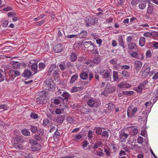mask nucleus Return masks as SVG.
<instances>
[{
  "instance_id": "9b49d317",
  "label": "nucleus",
  "mask_w": 158,
  "mask_h": 158,
  "mask_svg": "<svg viewBox=\"0 0 158 158\" xmlns=\"http://www.w3.org/2000/svg\"><path fill=\"white\" fill-rule=\"evenodd\" d=\"M63 47L61 44H58L55 45L53 47V50L56 52H62Z\"/></svg>"
},
{
  "instance_id": "de8ad7c7",
  "label": "nucleus",
  "mask_w": 158,
  "mask_h": 158,
  "mask_svg": "<svg viewBox=\"0 0 158 158\" xmlns=\"http://www.w3.org/2000/svg\"><path fill=\"white\" fill-rule=\"evenodd\" d=\"M143 35L146 37H150L152 36V34L150 32H145L143 33Z\"/></svg>"
},
{
  "instance_id": "f3484780",
  "label": "nucleus",
  "mask_w": 158,
  "mask_h": 158,
  "mask_svg": "<svg viewBox=\"0 0 158 158\" xmlns=\"http://www.w3.org/2000/svg\"><path fill=\"white\" fill-rule=\"evenodd\" d=\"M83 89V88L82 87L74 86L72 88L70 92L72 93H75L82 90Z\"/></svg>"
},
{
  "instance_id": "72a5a7b5",
  "label": "nucleus",
  "mask_w": 158,
  "mask_h": 158,
  "mask_svg": "<svg viewBox=\"0 0 158 158\" xmlns=\"http://www.w3.org/2000/svg\"><path fill=\"white\" fill-rule=\"evenodd\" d=\"M102 129L104 130V128L101 127H97L95 128L96 133L98 135H100L101 134Z\"/></svg>"
},
{
  "instance_id": "a18cd8bd",
  "label": "nucleus",
  "mask_w": 158,
  "mask_h": 158,
  "mask_svg": "<svg viewBox=\"0 0 158 158\" xmlns=\"http://www.w3.org/2000/svg\"><path fill=\"white\" fill-rule=\"evenodd\" d=\"M113 76L114 80L115 81H117L118 77V74L116 72L114 71Z\"/></svg>"
},
{
  "instance_id": "e433bc0d",
  "label": "nucleus",
  "mask_w": 158,
  "mask_h": 158,
  "mask_svg": "<svg viewBox=\"0 0 158 158\" xmlns=\"http://www.w3.org/2000/svg\"><path fill=\"white\" fill-rule=\"evenodd\" d=\"M54 111V112H55L56 114H60L64 112L63 110H62L61 109L59 108H57L56 110H55Z\"/></svg>"
},
{
  "instance_id": "bf43d9fd",
  "label": "nucleus",
  "mask_w": 158,
  "mask_h": 158,
  "mask_svg": "<svg viewBox=\"0 0 158 158\" xmlns=\"http://www.w3.org/2000/svg\"><path fill=\"white\" fill-rule=\"evenodd\" d=\"M8 16L10 17H13L15 16L16 14L13 12H9L8 13Z\"/></svg>"
},
{
  "instance_id": "39448f33",
  "label": "nucleus",
  "mask_w": 158,
  "mask_h": 158,
  "mask_svg": "<svg viewBox=\"0 0 158 158\" xmlns=\"http://www.w3.org/2000/svg\"><path fill=\"white\" fill-rule=\"evenodd\" d=\"M137 110L136 107L133 108L132 106H130L128 108L127 114L129 117H131L134 116Z\"/></svg>"
},
{
  "instance_id": "603ef678",
  "label": "nucleus",
  "mask_w": 158,
  "mask_h": 158,
  "mask_svg": "<svg viewBox=\"0 0 158 158\" xmlns=\"http://www.w3.org/2000/svg\"><path fill=\"white\" fill-rule=\"evenodd\" d=\"M107 106L108 109L109 110H112L114 107V105L113 104L109 103L107 104Z\"/></svg>"
},
{
  "instance_id": "e2e57ef3",
  "label": "nucleus",
  "mask_w": 158,
  "mask_h": 158,
  "mask_svg": "<svg viewBox=\"0 0 158 158\" xmlns=\"http://www.w3.org/2000/svg\"><path fill=\"white\" fill-rule=\"evenodd\" d=\"M137 142L139 143H142L143 142V138L141 136H139L137 139Z\"/></svg>"
},
{
  "instance_id": "20e7f679",
  "label": "nucleus",
  "mask_w": 158,
  "mask_h": 158,
  "mask_svg": "<svg viewBox=\"0 0 158 158\" xmlns=\"http://www.w3.org/2000/svg\"><path fill=\"white\" fill-rule=\"evenodd\" d=\"M148 83V81H145L141 83L137 87H135L134 90L138 93H141L142 89H144L147 86Z\"/></svg>"
},
{
  "instance_id": "9d476101",
  "label": "nucleus",
  "mask_w": 158,
  "mask_h": 158,
  "mask_svg": "<svg viewBox=\"0 0 158 158\" xmlns=\"http://www.w3.org/2000/svg\"><path fill=\"white\" fill-rule=\"evenodd\" d=\"M10 76L12 77H14L16 76H19L20 74V73L18 70H10L9 72Z\"/></svg>"
},
{
  "instance_id": "c03bdc74",
  "label": "nucleus",
  "mask_w": 158,
  "mask_h": 158,
  "mask_svg": "<svg viewBox=\"0 0 158 158\" xmlns=\"http://www.w3.org/2000/svg\"><path fill=\"white\" fill-rule=\"evenodd\" d=\"M104 151L107 156L110 155L111 151L109 149H104Z\"/></svg>"
},
{
  "instance_id": "6e6d98bb",
  "label": "nucleus",
  "mask_w": 158,
  "mask_h": 158,
  "mask_svg": "<svg viewBox=\"0 0 158 158\" xmlns=\"http://www.w3.org/2000/svg\"><path fill=\"white\" fill-rule=\"evenodd\" d=\"M77 36V35H68L66 36V37L68 39H71L75 38Z\"/></svg>"
},
{
  "instance_id": "f704fd0d",
  "label": "nucleus",
  "mask_w": 158,
  "mask_h": 158,
  "mask_svg": "<svg viewBox=\"0 0 158 158\" xmlns=\"http://www.w3.org/2000/svg\"><path fill=\"white\" fill-rule=\"evenodd\" d=\"M101 59L98 57H95L93 60V63L95 64H98L99 63Z\"/></svg>"
},
{
  "instance_id": "c9c22d12",
  "label": "nucleus",
  "mask_w": 158,
  "mask_h": 158,
  "mask_svg": "<svg viewBox=\"0 0 158 158\" xmlns=\"http://www.w3.org/2000/svg\"><path fill=\"white\" fill-rule=\"evenodd\" d=\"M22 155L25 158H33L32 156L30 154L26 153H23Z\"/></svg>"
},
{
  "instance_id": "6ab92c4d",
  "label": "nucleus",
  "mask_w": 158,
  "mask_h": 158,
  "mask_svg": "<svg viewBox=\"0 0 158 158\" xmlns=\"http://www.w3.org/2000/svg\"><path fill=\"white\" fill-rule=\"evenodd\" d=\"M87 34L86 31H83L77 35V36H78V37L81 38H85L86 37Z\"/></svg>"
},
{
  "instance_id": "49530a36",
  "label": "nucleus",
  "mask_w": 158,
  "mask_h": 158,
  "mask_svg": "<svg viewBox=\"0 0 158 158\" xmlns=\"http://www.w3.org/2000/svg\"><path fill=\"white\" fill-rule=\"evenodd\" d=\"M110 131L108 130L107 131H105L102 133V136L104 137H107L109 136V133Z\"/></svg>"
},
{
  "instance_id": "a19ab883",
  "label": "nucleus",
  "mask_w": 158,
  "mask_h": 158,
  "mask_svg": "<svg viewBox=\"0 0 158 158\" xmlns=\"http://www.w3.org/2000/svg\"><path fill=\"white\" fill-rule=\"evenodd\" d=\"M53 103H52L51 104H49V106H48V107L49 108V111L52 113L54 114V111L51 108H52V107H54V105L52 104Z\"/></svg>"
},
{
  "instance_id": "4468645a",
  "label": "nucleus",
  "mask_w": 158,
  "mask_h": 158,
  "mask_svg": "<svg viewBox=\"0 0 158 158\" xmlns=\"http://www.w3.org/2000/svg\"><path fill=\"white\" fill-rule=\"evenodd\" d=\"M128 135L124 133L120 134V140L121 142H124L127 138Z\"/></svg>"
},
{
  "instance_id": "4c0bfd02",
  "label": "nucleus",
  "mask_w": 158,
  "mask_h": 158,
  "mask_svg": "<svg viewBox=\"0 0 158 158\" xmlns=\"http://www.w3.org/2000/svg\"><path fill=\"white\" fill-rule=\"evenodd\" d=\"M134 93V92L131 91H126L123 92V94L127 95H131L133 94Z\"/></svg>"
},
{
  "instance_id": "680f3d73",
  "label": "nucleus",
  "mask_w": 158,
  "mask_h": 158,
  "mask_svg": "<svg viewBox=\"0 0 158 158\" xmlns=\"http://www.w3.org/2000/svg\"><path fill=\"white\" fill-rule=\"evenodd\" d=\"M45 67V64L43 62L40 63L39 64V68L40 69H44Z\"/></svg>"
},
{
  "instance_id": "69168bd1",
  "label": "nucleus",
  "mask_w": 158,
  "mask_h": 158,
  "mask_svg": "<svg viewBox=\"0 0 158 158\" xmlns=\"http://www.w3.org/2000/svg\"><path fill=\"white\" fill-rule=\"evenodd\" d=\"M94 48V44L93 43H91V44L89 46L88 48L89 50L91 51L93 50Z\"/></svg>"
},
{
  "instance_id": "c85d7f7f",
  "label": "nucleus",
  "mask_w": 158,
  "mask_h": 158,
  "mask_svg": "<svg viewBox=\"0 0 158 158\" xmlns=\"http://www.w3.org/2000/svg\"><path fill=\"white\" fill-rule=\"evenodd\" d=\"M78 75L77 74H75L73 75L71 78L70 80V83H73L77 79Z\"/></svg>"
},
{
  "instance_id": "58836bf2",
  "label": "nucleus",
  "mask_w": 158,
  "mask_h": 158,
  "mask_svg": "<svg viewBox=\"0 0 158 158\" xmlns=\"http://www.w3.org/2000/svg\"><path fill=\"white\" fill-rule=\"evenodd\" d=\"M49 121L48 119H44L43 121L42 124L44 126H48V124Z\"/></svg>"
},
{
  "instance_id": "f8f14e48",
  "label": "nucleus",
  "mask_w": 158,
  "mask_h": 158,
  "mask_svg": "<svg viewBox=\"0 0 158 158\" xmlns=\"http://www.w3.org/2000/svg\"><path fill=\"white\" fill-rule=\"evenodd\" d=\"M47 102V100L43 97H40L36 99L37 104L39 105L45 104Z\"/></svg>"
},
{
  "instance_id": "4be33fe9",
  "label": "nucleus",
  "mask_w": 158,
  "mask_h": 158,
  "mask_svg": "<svg viewBox=\"0 0 158 158\" xmlns=\"http://www.w3.org/2000/svg\"><path fill=\"white\" fill-rule=\"evenodd\" d=\"M80 77L83 80H86L88 78V74L86 72H82L80 74Z\"/></svg>"
},
{
  "instance_id": "052dcab7",
  "label": "nucleus",
  "mask_w": 158,
  "mask_h": 158,
  "mask_svg": "<svg viewBox=\"0 0 158 158\" xmlns=\"http://www.w3.org/2000/svg\"><path fill=\"white\" fill-rule=\"evenodd\" d=\"M91 36L95 40L99 38V36L96 33H92Z\"/></svg>"
},
{
  "instance_id": "412c9836",
  "label": "nucleus",
  "mask_w": 158,
  "mask_h": 158,
  "mask_svg": "<svg viewBox=\"0 0 158 158\" xmlns=\"http://www.w3.org/2000/svg\"><path fill=\"white\" fill-rule=\"evenodd\" d=\"M128 48L131 50H135L137 49V46L133 42H131L128 45Z\"/></svg>"
},
{
  "instance_id": "338daca9",
  "label": "nucleus",
  "mask_w": 158,
  "mask_h": 158,
  "mask_svg": "<svg viewBox=\"0 0 158 158\" xmlns=\"http://www.w3.org/2000/svg\"><path fill=\"white\" fill-rule=\"evenodd\" d=\"M96 43L97 44L99 45V46H100L102 44V40L101 39L99 38L96 40Z\"/></svg>"
},
{
  "instance_id": "09e8293b",
  "label": "nucleus",
  "mask_w": 158,
  "mask_h": 158,
  "mask_svg": "<svg viewBox=\"0 0 158 158\" xmlns=\"http://www.w3.org/2000/svg\"><path fill=\"white\" fill-rule=\"evenodd\" d=\"M67 121L69 123H72L74 122L73 118L71 117H68L66 119Z\"/></svg>"
},
{
  "instance_id": "f257e3e1",
  "label": "nucleus",
  "mask_w": 158,
  "mask_h": 158,
  "mask_svg": "<svg viewBox=\"0 0 158 158\" xmlns=\"http://www.w3.org/2000/svg\"><path fill=\"white\" fill-rule=\"evenodd\" d=\"M115 89L116 88L114 86H111L110 84H107L105 90L101 93V94L105 96H107L108 94L114 92Z\"/></svg>"
},
{
  "instance_id": "0eeeda50",
  "label": "nucleus",
  "mask_w": 158,
  "mask_h": 158,
  "mask_svg": "<svg viewBox=\"0 0 158 158\" xmlns=\"http://www.w3.org/2000/svg\"><path fill=\"white\" fill-rule=\"evenodd\" d=\"M99 102L96 100H94L93 99H89L87 102L88 105L90 107H92L94 106H98L99 105Z\"/></svg>"
},
{
  "instance_id": "ea45409f",
  "label": "nucleus",
  "mask_w": 158,
  "mask_h": 158,
  "mask_svg": "<svg viewBox=\"0 0 158 158\" xmlns=\"http://www.w3.org/2000/svg\"><path fill=\"white\" fill-rule=\"evenodd\" d=\"M31 130L32 132L35 133L37 131V128L36 126H31Z\"/></svg>"
},
{
  "instance_id": "393cba45",
  "label": "nucleus",
  "mask_w": 158,
  "mask_h": 158,
  "mask_svg": "<svg viewBox=\"0 0 158 158\" xmlns=\"http://www.w3.org/2000/svg\"><path fill=\"white\" fill-rule=\"evenodd\" d=\"M65 119V116L64 115H60L57 118V122L60 123H62Z\"/></svg>"
},
{
  "instance_id": "1a4fd4ad",
  "label": "nucleus",
  "mask_w": 158,
  "mask_h": 158,
  "mask_svg": "<svg viewBox=\"0 0 158 158\" xmlns=\"http://www.w3.org/2000/svg\"><path fill=\"white\" fill-rule=\"evenodd\" d=\"M41 148V146L36 141H33L31 149L32 151H35L39 150Z\"/></svg>"
},
{
  "instance_id": "7ed1b4c3",
  "label": "nucleus",
  "mask_w": 158,
  "mask_h": 158,
  "mask_svg": "<svg viewBox=\"0 0 158 158\" xmlns=\"http://www.w3.org/2000/svg\"><path fill=\"white\" fill-rule=\"evenodd\" d=\"M85 22L87 26L93 25L97 22V19L94 17H87L85 19Z\"/></svg>"
},
{
  "instance_id": "dca6fc26",
  "label": "nucleus",
  "mask_w": 158,
  "mask_h": 158,
  "mask_svg": "<svg viewBox=\"0 0 158 158\" xmlns=\"http://www.w3.org/2000/svg\"><path fill=\"white\" fill-rule=\"evenodd\" d=\"M31 75L32 73L29 70H25L23 74V76L24 77H29Z\"/></svg>"
},
{
  "instance_id": "5701e85b",
  "label": "nucleus",
  "mask_w": 158,
  "mask_h": 158,
  "mask_svg": "<svg viewBox=\"0 0 158 158\" xmlns=\"http://www.w3.org/2000/svg\"><path fill=\"white\" fill-rule=\"evenodd\" d=\"M145 39L144 37H141L139 40V44L141 47L143 46L145 43Z\"/></svg>"
},
{
  "instance_id": "cd10ccee",
  "label": "nucleus",
  "mask_w": 158,
  "mask_h": 158,
  "mask_svg": "<svg viewBox=\"0 0 158 158\" xmlns=\"http://www.w3.org/2000/svg\"><path fill=\"white\" fill-rule=\"evenodd\" d=\"M102 143L101 141L98 142L97 143H95L94 146L93 148L94 149H96L98 147H101L102 145Z\"/></svg>"
},
{
  "instance_id": "ddd939ff",
  "label": "nucleus",
  "mask_w": 158,
  "mask_h": 158,
  "mask_svg": "<svg viewBox=\"0 0 158 158\" xmlns=\"http://www.w3.org/2000/svg\"><path fill=\"white\" fill-rule=\"evenodd\" d=\"M146 0L145 1H141L139 2V7L140 10H143L146 7Z\"/></svg>"
},
{
  "instance_id": "6e6552de",
  "label": "nucleus",
  "mask_w": 158,
  "mask_h": 158,
  "mask_svg": "<svg viewBox=\"0 0 158 158\" xmlns=\"http://www.w3.org/2000/svg\"><path fill=\"white\" fill-rule=\"evenodd\" d=\"M131 85L127 83V82H123L119 83L118 85V88L119 89H127L131 87Z\"/></svg>"
},
{
  "instance_id": "2eb2a0df",
  "label": "nucleus",
  "mask_w": 158,
  "mask_h": 158,
  "mask_svg": "<svg viewBox=\"0 0 158 158\" xmlns=\"http://www.w3.org/2000/svg\"><path fill=\"white\" fill-rule=\"evenodd\" d=\"M149 3L148 7L147 10V12L148 14H152L153 11V4L150 2L149 0Z\"/></svg>"
},
{
  "instance_id": "13d9d810",
  "label": "nucleus",
  "mask_w": 158,
  "mask_h": 158,
  "mask_svg": "<svg viewBox=\"0 0 158 158\" xmlns=\"http://www.w3.org/2000/svg\"><path fill=\"white\" fill-rule=\"evenodd\" d=\"M31 117L34 119H36L38 117V115L34 112H32L31 114Z\"/></svg>"
},
{
  "instance_id": "774afa93",
  "label": "nucleus",
  "mask_w": 158,
  "mask_h": 158,
  "mask_svg": "<svg viewBox=\"0 0 158 158\" xmlns=\"http://www.w3.org/2000/svg\"><path fill=\"white\" fill-rule=\"evenodd\" d=\"M38 65L36 63L33 64L31 66V69H37Z\"/></svg>"
},
{
  "instance_id": "c756f323",
  "label": "nucleus",
  "mask_w": 158,
  "mask_h": 158,
  "mask_svg": "<svg viewBox=\"0 0 158 158\" xmlns=\"http://www.w3.org/2000/svg\"><path fill=\"white\" fill-rule=\"evenodd\" d=\"M118 41L119 45L123 46V44H124V42L122 35H120L118 36Z\"/></svg>"
},
{
  "instance_id": "a211bd4d",
  "label": "nucleus",
  "mask_w": 158,
  "mask_h": 158,
  "mask_svg": "<svg viewBox=\"0 0 158 158\" xmlns=\"http://www.w3.org/2000/svg\"><path fill=\"white\" fill-rule=\"evenodd\" d=\"M135 69H140L142 66V63L139 60H136L135 62Z\"/></svg>"
},
{
  "instance_id": "5fc2aeb1",
  "label": "nucleus",
  "mask_w": 158,
  "mask_h": 158,
  "mask_svg": "<svg viewBox=\"0 0 158 158\" xmlns=\"http://www.w3.org/2000/svg\"><path fill=\"white\" fill-rule=\"evenodd\" d=\"M100 149V151L97 152V154L99 156H102L104 155L102 150H101V149Z\"/></svg>"
},
{
  "instance_id": "bb28decb",
  "label": "nucleus",
  "mask_w": 158,
  "mask_h": 158,
  "mask_svg": "<svg viewBox=\"0 0 158 158\" xmlns=\"http://www.w3.org/2000/svg\"><path fill=\"white\" fill-rule=\"evenodd\" d=\"M70 59L72 61H75L77 58V56L76 54L72 52L71 53V54L70 56Z\"/></svg>"
},
{
  "instance_id": "b1692460",
  "label": "nucleus",
  "mask_w": 158,
  "mask_h": 158,
  "mask_svg": "<svg viewBox=\"0 0 158 158\" xmlns=\"http://www.w3.org/2000/svg\"><path fill=\"white\" fill-rule=\"evenodd\" d=\"M20 63L18 62H14L12 64V66L14 69L20 68Z\"/></svg>"
},
{
  "instance_id": "7c9ffc66",
  "label": "nucleus",
  "mask_w": 158,
  "mask_h": 158,
  "mask_svg": "<svg viewBox=\"0 0 158 158\" xmlns=\"http://www.w3.org/2000/svg\"><path fill=\"white\" fill-rule=\"evenodd\" d=\"M51 102L52 103H53L56 105H58L60 103V101L59 99L56 98L51 99Z\"/></svg>"
},
{
  "instance_id": "f03ea898",
  "label": "nucleus",
  "mask_w": 158,
  "mask_h": 158,
  "mask_svg": "<svg viewBox=\"0 0 158 158\" xmlns=\"http://www.w3.org/2000/svg\"><path fill=\"white\" fill-rule=\"evenodd\" d=\"M46 87V89L49 91H52L55 89V85L52 80L51 78L48 79L45 81Z\"/></svg>"
},
{
  "instance_id": "79ce46f5",
  "label": "nucleus",
  "mask_w": 158,
  "mask_h": 158,
  "mask_svg": "<svg viewBox=\"0 0 158 158\" xmlns=\"http://www.w3.org/2000/svg\"><path fill=\"white\" fill-rule=\"evenodd\" d=\"M122 74L123 76L126 78L127 77L129 76V73L125 70L122 71Z\"/></svg>"
},
{
  "instance_id": "864d4df0",
  "label": "nucleus",
  "mask_w": 158,
  "mask_h": 158,
  "mask_svg": "<svg viewBox=\"0 0 158 158\" xmlns=\"http://www.w3.org/2000/svg\"><path fill=\"white\" fill-rule=\"evenodd\" d=\"M62 96L65 98L67 99L69 97L70 95L67 92H64L62 94Z\"/></svg>"
},
{
  "instance_id": "473e14b6",
  "label": "nucleus",
  "mask_w": 158,
  "mask_h": 158,
  "mask_svg": "<svg viewBox=\"0 0 158 158\" xmlns=\"http://www.w3.org/2000/svg\"><path fill=\"white\" fill-rule=\"evenodd\" d=\"M91 42L90 41H86L83 42V45L84 46L85 48H88L89 46L91 44Z\"/></svg>"
},
{
  "instance_id": "a878e982",
  "label": "nucleus",
  "mask_w": 158,
  "mask_h": 158,
  "mask_svg": "<svg viewBox=\"0 0 158 158\" xmlns=\"http://www.w3.org/2000/svg\"><path fill=\"white\" fill-rule=\"evenodd\" d=\"M21 132L23 135L26 136H28L30 134V132L29 130L26 129H23L21 131Z\"/></svg>"
},
{
  "instance_id": "37998d69",
  "label": "nucleus",
  "mask_w": 158,
  "mask_h": 158,
  "mask_svg": "<svg viewBox=\"0 0 158 158\" xmlns=\"http://www.w3.org/2000/svg\"><path fill=\"white\" fill-rule=\"evenodd\" d=\"M8 21L6 20H4L2 21V25L3 27H6L8 25Z\"/></svg>"
},
{
  "instance_id": "8fccbe9b",
  "label": "nucleus",
  "mask_w": 158,
  "mask_h": 158,
  "mask_svg": "<svg viewBox=\"0 0 158 158\" xmlns=\"http://www.w3.org/2000/svg\"><path fill=\"white\" fill-rule=\"evenodd\" d=\"M140 1V0H132L131 2V3L132 5L135 6L138 4Z\"/></svg>"
},
{
  "instance_id": "2f4dec72",
  "label": "nucleus",
  "mask_w": 158,
  "mask_h": 158,
  "mask_svg": "<svg viewBox=\"0 0 158 158\" xmlns=\"http://www.w3.org/2000/svg\"><path fill=\"white\" fill-rule=\"evenodd\" d=\"M8 107L7 106L4 105H0V112H2L5 110H8Z\"/></svg>"
},
{
  "instance_id": "0e129e2a",
  "label": "nucleus",
  "mask_w": 158,
  "mask_h": 158,
  "mask_svg": "<svg viewBox=\"0 0 158 158\" xmlns=\"http://www.w3.org/2000/svg\"><path fill=\"white\" fill-rule=\"evenodd\" d=\"M37 131L38 134L41 135H42L44 134V132L43 129H39Z\"/></svg>"
},
{
  "instance_id": "423d86ee",
  "label": "nucleus",
  "mask_w": 158,
  "mask_h": 158,
  "mask_svg": "<svg viewBox=\"0 0 158 158\" xmlns=\"http://www.w3.org/2000/svg\"><path fill=\"white\" fill-rule=\"evenodd\" d=\"M100 72V74L104 77L109 79L111 78L112 73L111 70H101Z\"/></svg>"
},
{
  "instance_id": "aec40b11",
  "label": "nucleus",
  "mask_w": 158,
  "mask_h": 158,
  "mask_svg": "<svg viewBox=\"0 0 158 158\" xmlns=\"http://www.w3.org/2000/svg\"><path fill=\"white\" fill-rule=\"evenodd\" d=\"M13 147L17 150H22L23 149V146L18 143H14L13 145Z\"/></svg>"
},
{
  "instance_id": "3c124183",
  "label": "nucleus",
  "mask_w": 158,
  "mask_h": 158,
  "mask_svg": "<svg viewBox=\"0 0 158 158\" xmlns=\"http://www.w3.org/2000/svg\"><path fill=\"white\" fill-rule=\"evenodd\" d=\"M151 103L148 102H147L145 103V106L146 107V108H148V111H150L151 106Z\"/></svg>"
},
{
  "instance_id": "4d7b16f0",
  "label": "nucleus",
  "mask_w": 158,
  "mask_h": 158,
  "mask_svg": "<svg viewBox=\"0 0 158 158\" xmlns=\"http://www.w3.org/2000/svg\"><path fill=\"white\" fill-rule=\"evenodd\" d=\"M146 56L147 57H150L152 56V53L150 50H147L146 52Z\"/></svg>"
}]
</instances>
